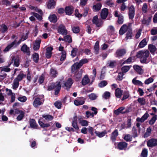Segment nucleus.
Segmentation results:
<instances>
[{"mask_svg":"<svg viewBox=\"0 0 157 157\" xmlns=\"http://www.w3.org/2000/svg\"><path fill=\"white\" fill-rule=\"evenodd\" d=\"M28 37V34L26 33L25 35L23 36L18 41H17L15 40L14 41L7 46L4 49V52H6L8 51L11 48L15 47L18 45L22 41H24L27 39Z\"/></svg>","mask_w":157,"mask_h":157,"instance_id":"f257e3e1","label":"nucleus"},{"mask_svg":"<svg viewBox=\"0 0 157 157\" xmlns=\"http://www.w3.org/2000/svg\"><path fill=\"white\" fill-rule=\"evenodd\" d=\"M149 54L148 51L142 50L138 52L136 56L137 58H140V61L142 63H144L146 62Z\"/></svg>","mask_w":157,"mask_h":157,"instance_id":"f03ea898","label":"nucleus"},{"mask_svg":"<svg viewBox=\"0 0 157 157\" xmlns=\"http://www.w3.org/2000/svg\"><path fill=\"white\" fill-rule=\"evenodd\" d=\"M88 60L86 59H84L81 60L79 63H75L72 66L71 71L72 72L75 71L76 70L79 68L83 64L88 62Z\"/></svg>","mask_w":157,"mask_h":157,"instance_id":"7ed1b4c3","label":"nucleus"},{"mask_svg":"<svg viewBox=\"0 0 157 157\" xmlns=\"http://www.w3.org/2000/svg\"><path fill=\"white\" fill-rule=\"evenodd\" d=\"M60 82H57L55 83L52 84L48 87V90H52L53 89H55V94H58L61 88Z\"/></svg>","mask_w":157,"mask_h":157,"instance_id":"20e7f679","label":"nucleus"},{"mask_svg":"<svg viewBox=\"0 0 157 157\" xmlns=\"http://www.w3.org/2000/svg\"><path fill=\"white\" fill-rule=\"evenodd\" d=\"M44 96H41L36 98L34 100L33 105L35 107H37L43 104L44 101Z\"/></svg>","mask_w":157,"mask_h":157,"instance_id":"39448f33","label":"nucleus"},{"mask_svg":"<svg viewBox=\"0 0 157 157\" xmlns=\"http://www.w3.org/2000/svg\"><path fill=\"white\" fill-rule=\"evenodd\" d=\"M130 25L129 24H124L121 28L119 31V34L121 35L124 34L126 32H128V30H130Z\"/></svg>","mask_w":157,"mask_h":157,"instance_id":"423d86ee","label":"nucleus"},{"mask_svg":"<svg viewBox=\"0 0 157 157\" xmlns=\"http://www.w3.org/2000/svg\"><path fill=\"white\" fill-rule=\"evenodd\" d=\"M12 60L11 63H13V65L17 67L19 65V58L18 56L12 55L11 57Z\"/></svg>","mask_w":157,"mask_h":157,"instance_id":"0eeeda50","label":"nucleus"},{"mask_svg":"<svg viewBox=\"0 0 157 157\" xmlns=\"http://www.w3.org/2000/svg\"><path fill=\"white\" fill-rule=\"evenodd\" d=\"M85 98L83 97L78 98L74 101L75 105L76 106H78L83 105L85 102Z\"/></svg>","mask_w":157,"mask_h":157,"instance_id":"6e6552de","label":"nucleus"},{"mask_svg":"<svg viewBox=\"0 0 157 157\" xmlns=\"http://www.w3.org/2000/svg\"><path fill=\"white\" fill-rule=\"evenodd\" d=\"M15 114L18 115L17 117V120L18 121L21 120L24 116V113L23 111L18 109H15Z\"/></svg>","mask_w":157,"mask_h":157,"instance_id":"1a4fd4ad","label":"nucleus"},{"mask_svg":"<svg viewBox=\"0 0 157 157\" xmlns=\"http://www.w3.org/2000/svg\"><path fill=\"white\" fill-rule=\"evenodd\" d=\"M6 91L7 95L10 96L11 98V102H13L15 99V94L13 93L11 90L7 88L6 89Z\"/></svg>","mask_w":157,"mask_h":157,"instance_id":"9d476101","label":"nucleus"},{"mask_svg":"<svg viewBox=\"0 0 157 157\" xmlns=\"http://www.w3.org/2000/svg\"><path fill=\"white\" fill-rule=\"evenodd\" d=\"M92 22L94 24H95L97 26H100L103 23L102 21L101 20L98 19V16H95L93 19Z\"/></svg>","mask_w":157,"mask_h":157,"instance_id":"9b49d317","label":"nucleus"},{"mask_svg":"<svg viewBox=\"0 0 157 157\" xmlns=\"http://www.w3.org/2000/svg\"><path fill=\"white\" fill-rule=\"evenodd\" d=\"M129 16L130 19L133 18L135 15V8L133 6H131L129 8Z\"/></svg>","mask_w":157,"mask_h":157,"instance_id":"f8f14e48","label":"nucleus"},{"mask_svg":"<svg viewBox=\"0 0 157 157\" xmlns=\"http://www.w3.org/2000/svg\"><path fill=\"white\" fill-rule=\"evenodd\" d=\"M149 117V114L146 112V113L141 118L137 117L136 120L138 122H140L141 123L143 122L145 120L147 119L148 117Z\"/></svg>","mask_w":157,"mask_h":157,"instance_id":"ddd939ff","label":"nucleus"},{"mask_svg":"<svg viewBox=\"0 0 157 157\" xmlns=\"http://www.w3.org/2000/svg\"><path fill=\"white\" fill-rule=\"evenodd\" d=\"M114 16L116 17H118L117 22L118 24H122L124 21L123 17L121 14H119L117 11H116L115 12L114 14Z\"/></svg>","mask_w":157,"mask_h":157,"instance_id":"4468645a","label":"nucleus"},{"mask_svg":"<svg viewBox=\"0 0 157 157\" xmlns=\"http://www.w3.org/2000/svg\"><path fill=\"white\" fill-rule=\"evenodd\" d=\"M147 145L148 147H152L157 145V140L151 139L147 142Z\"/></svg>","mask_w":157,"mask_h":157,"instance_id":"2eb2a0df","label":"nucleus"},{"mask_svg":"<svg viewBox=\"0 0 157 157\" xmlns=\"http://www.w3.org/2000/svg\"><path fill=\"white\" fill-rule=\"evenodd\" d=\"M58 31L59 33L63 35H66L67 33L65 26L63 25H60L59 26Z\"/></svg>","mask_w":157,"mask_h":157,"instance_id":"dca6fc26","label":"nucleus"},{"mask_svg":"<svg viewBox=\"0 0 157 157\" xmlns=\"http://www.w3.org/2000/svg\"><path fill=\"white\" fill-rule=\"evenodd\" d=\"M73 83L72 79L71 78H69L64 83V85L66 87V89L68 90L71 87V86Z\"/></svg>","mask_w":157,"mask_h":157,"instance_id":"f3484780","label":"nucleus"},{"mask_svg":"<svg viewBox=\"0 0 157 157\" xmlns=\"http://www.w3.org/2000/svg\"><path fill=\"white\" fill-rule=\"evenodd\" d=\"M126 53L125 49H119L116 51V56L117 57L120 58L124 55Z\"/></svg>","mask_w":157,"mask_h":157,"instance_id":"a211bd4d","label":"nucleus"},{"mask_svg":"<svg viewBox=\"0 0 157 157\" xmlns=\"http://www.w3.org/2000/svg\"><path fill=\"white\" fill-rule=\"evenodd\" d=\"M53 50V48L52 47H48L46 48V56L48 59L50 58L52 54V51Z\"/></svg>","mask_w":157,"mask_h":157,"instance_id":"6ab92c4d","label":"nucleus"},{"mask_svg":"<svg viewBox=\"0 0 157 157\" xmlns=\"http://www.w3.org/2000/svg\"><path fill=\"white\" fill-rule=\"evenodd\" d=\"M21 50L24 53H26L28 55H30V52L29 48L25 44H24L21 47Z\"/></svg>","mask_w":157,"mask_h":157,"instance_id":"aec40b11","label":"nucleus"},{"mask_svg":"<svg viewBox=\"0 0 157 157\" xmlns=\"http://www.w3.org/2000/svg\"><path fill=\"white\" fill-rule=\"evenodd\" d=\"M74 9L73 6H67L65 9V12L67 15H71Z\"/></svg>","mask_w":157,"mask_h":157,"instance_id":"412c9836","label":"nucleus"},{"mask_svg":"<svg viewBox=\"0 0 157 157\" xmlns=\"http://www.w3.org/2000/svg\"><path fill=\"white\" fill-rule=\"evenodd\" d=\"M41 42V40L40 39H37L35 40L33 47V49L34 50H36L39 48Z\"/></svg>","mask_w":157,"mask_h":157,"instance_id":"4be33fe9","label":"nucleus"},{"mask_svg":"<svg viewBox=\"0 0 157 157\" xmlns=\"http://www.w3.org/2000/svg\"><path fill=\"white\" fill-rule=\"evenodd\" d=\"M108 13V10L106 8H104L102 10L101 13V18L102 19H105L106 18Z\"/></svg>","mask_w":157,"mask_h":157,"instance_id":"5701e85b","label":"nucleus"},{"mask_svg":"<svg viewBox=\"0 0 157 157\" xmlns=\"http://www.w3.org/2000/svg\"><path fill=\"white\" fill-rule=\"evenodd\" d=\"M77 117L76 115L74 117L72 124V126L76 130H78L79 129V127L77 122Z\"/></svg>","mask_w":157,"mask_h":157,"instance_id":"b1692460","label":"nucleus"},{"mask_svg":"<svg viewBox=\"0 0 157 157\" xmlns=\"http://www.w3.org/2000/svg\"><path fill=\"white\" fill-rule=\"evenodd\" d=\"M56 5V2L54 0H49L48 2L47 7L49 9L54 8Z\"/></svg>","mask_w":157,"mask_h":157,"instance_id":"393cba45","label":"nucleus"},{"mask_svg":"<svg viewBox=\"0 0 157 157\" xmlns=\"http://www.w3.org/2000/svg\"><path fill=\"white\" fill-rule=\"evenodd\" d=\"M134 69L139 74H142L143 72V70L140 66L135 65L133 66Z\"/></svg>","mask_w":157,"mask_h":157,"instance_id":"a878e982","label":"nucleus"},{"mask_svg":"<svg viewBox=\"0 0 157 157\" xmlns=\"http://www.w3.org/2000/svg\"><path fill=\"white\" fill-rule=\"evenodd\" d=\"M151 16H149L148 17H147L146 16H144L142 22L143 24L148 25L151 20Z\"/></svg>","mask_w":157,"mask_h":157,"instance_id":"bb28decb","label":"nucleus"},{"mask_svg":"<svg viewBox=\"0 0 157 157\" xmlns=\"http://www.w3.org/2000/svg\"><path fill=\"white\" fill-rule=\"evenodd\" d=\"M122 93L123 91L119 88H117L115 90V95L117 98H120L122 95Z\"/></svg>","mask_w":157,"mask_h":157,"instance_id":"cd10ccee","label":"nucleus"},{"mask_svg":"<svg viewBox=\"0 0 157 157\" xmlns=\"http://www.w3.org/2000/svg\"><path fill=\"white\" fill-rule=\"evenodd\" d=\"M118 148L120 150L124 149L127 146V144L124 142H121L117 144Z\"/></svg>","mask_w":157,"mask_h":157,"instance_id":"c85d7f7f","label":"nucleus"},{"mask_svg":"<svg viewBox=\"0 0 157 157\" xmlns=\"http://www.w3.org/2000/svg\"><path fill=\"white\" fill-rule=\"evenodd\" d=\"M90 82V79L87 75H85L82 79V82L83 85H85Z\"/></svg>","mask_w":157,"mask_h":157,"instance_id":"c756f323","label":"nucleus"},{"mask_svg":"<svg viewBox=\"0 0 157 157\" xmlns=\"http://www.w3.org/2000/svg\"><path fill=\"white\" fill-rule=\"evenodd\" d=\"M101 7V4L100 3H98L94 5L93 7V9L94 11H97L100 10Z\"/></svg>","mask_w":157,"mask_h":157,"instance_id":"7c9ffc66","label":"nucleus"},{"mask_svg":"<svg viewBox=\"0 0 157 157\" xmlns=\"http://www.w3.org/2000/svg\"><path fill=\"white\" fill-rule=\"evenodd\" d=\"M48 19L51 22H55L57 21L56 16L54 14L50 15L48 17Z\"/></svg>","mask_w":157,"mask_h":157,"instance_id":"2f4dec72","label":"nucleus"},{"mask_svg":"<svg viewBox=\"0 0 157 157\" xmlns=\"http://www.w3.org/2000/svg\"><path fill=\"white\" fill-rule=\"evenodd\" d=\"M125 109L124 107H121L119 108L118 109L115 110L114 111V113L116 115H118L120 113H124L123 111Z\"/></svg>","mask_w":157,"mask_h":157,"instance_id":"473e14b6","label":"nucleus"},{"mask_svg":"<svg viewBox=\"0 0 157 157\" xmlns=\"http://www.w3.org/2000/svg\"><path fill=\"white\" fill-rule=\"evenodd\" d=\"M29 123L30 127L33 128H36L37 124L36 123L35 121L33 119H30Z\"/></svg>","mask_w":157,"mask_h":157,"instance_id":"72a5a7b5","label":"nucleus"},{"mask_svg":"<svg viewBox=\"0 0 157 157\" xmlns=\"http://www.w3.org/2000/svg\"><path fill=\"white\" fill-rule=\"evenodd\" d=\"M95 133L96 136L100 138H101L105 136L106 134V132L105 131H104L101 132L95 131Z\"/></svg>","mask_w":157,"mask_h":157,"instance_id":"f704fd0d","label":"nucleus"},{"mask_svg":"<svg viewBox=\"0 0 157 157\" xmlns=\"http://www.w3.org/2000/svg\"><path fill=\"white\" fill-rule=\"evenodd\" d=\"M19 85V83L18 80H17V79H14L12 85L13 89L16 90L18 88Z\"/></svg>","mask_w":157,"mask_h":157,"instance_id":"c9c22d12","label":"nucleus"},{"mask_svg":"<svg viewBox=\"0 0 157 157\" xmlns=\"http://www.w3.org/2000/svg\"><path fill=\"white\" fill-rule=\"evenodd\" d=\"M157 119V115H155L153 116L149 122V124L151 125H153L155 123Z\"/></svg>","mask_w":157,"mask_h":157,"instance_id":"e433bc0d","label":"nucleus"},{"mask_svg":"<svg viewBox=\"0 0 157 157\" xmlns=\"http://www.w3.org/2000/svg\"><path fill=\"white\" fill-rule=\"evenodd\" d=\"M7 27L4 24H2L0 25V32L4 33L7 31Z\"/></svg>","mask_w":157,"mask_h":157,"instance_id":"4c0bfd02","label":"nucleus"},{"mask_svg":"<svg viewBox=\"0 0 157 157\" xmlns=\"http://www.w3.org/2000/svg\"><path fill=\"white\" fill-rule=\"evenodd\" d=\"M147 44V42L146 39H144L140 43L139 47L140 48H143Z\"/></svg>","mask_w":157,"mask_h":157,"instance_id":"58836bf2","label":"nucleus"},{"mask_svg":"<svg viewBox=\"0 0 157 157\" xmlns=\"http://www.w3.org/2000/svg\"><path fill=\"white\" fill-rule=\"evenodd\" d=\"M131 67L130 66H125L121 68V70L123 73H126L127 72Z\"/></svg>","mask_w":157,"mask_h":157,"instance_id":"ea45409f","label":"nucleus"},{"mask_svg":"<svg viewBox=\"0 0 157 157\" xmlns=\"http://www.w3.org/2000/svg\"><path fill=\"white\" fill-rule=\"evenodd\" d=\"M149 49L150 52L152 54L154 53L156 50L155 47L153 45H150L149 46Z\"/></svg>","mask_w":157,"mask_h":157,"instance_id":"a19ab883","label":"nucleus"},{"mask_svg":"<svg viewBox=\"0 0 157 157\" xmlns=\"http://www.w3.org/2000/svg\"><path fill=\"white\" fill-rule=\"evenodd\" d=\"M118 135V132L117 130H115L112 133L111 139L114 141Z\"/></svg>","mask_w":157,"mask_h":157,"instance_id":"79ce46f5","label":"nucleus"},{"mask_svg":"<svg viewBox=\"0 0 157 157\" xmlns=\"http://www.w3.org/2000/svg\"><path fill=\"white\" fill-rule=\"evenodd\" d=\"M132 82L133 84L135 85L141 86L142 85V82L139 80H136V78L133 79L132 80Z\"/></svg>","mask_w":157,"mask_h":157,"instance_id":"37998d69","label":"nucleus"},{"mask_svg":"<svg viewBox=\"0 0 157 157\" xmlns=\"http://www.w3.org/2000/svg\"><path fill=\"white\" fill-rule=\"evenodd\" d=\"M137 101L141 105H144L145 104V100L144 98H140L138 99Z\"/></svg>","mask_w":157,"mask_h":157,"instance_id":"c03bdc74","label":"nucleus"},{"mask_svg":"<svg viewBox=\"0 0 157 157\" xmlns=\"http://www.w3.org/2000/svg\"><path fill=\"white\" fill-rule=\"evenodd\" d=\"M25 75L22 73H20L15 79H17V80H18V81H21L24 77H25Z\"/></svg>","mask_w":157,"mask_h":157,"instance_id":"a18cd8bd","label":"nucleus"},{"mask_svg":"<svg viewBox=\"0 0 157 157\" xmlns=\"http://www.w3.org/2000/svg\"><path fill=\"white\" fill-rule=\"evenodd\" d=\"M56 126L58 128H59L61 127V124L58 122H56L55 123L53 124L51 128V129H52V130H55V126Z\"/></svg>","mask_w":157,"mask_h":157,"instance_id":"49530a36","label":"nucleus"},{"mask_svg":"<svg viewBox=\"0 0 157 157\" xmlns=\"http://www.w3.org/2000/svg\"><path fill=\"white\" fill-rule=\"evenodd\" d=\"M79 123L82 126H86L88 125V122L86 120H80Z\"/></svg>","mask_w":157,"mask_h":157,"instance_id":"de8ad7c7","label":"nucleus"},{"mask_svg":"<svg viewBox=\"0 0 157 157\" xmlns=\"http://www.w3.org/2000/svg\"><path fill=\"white\" fill-rule=\"evenodd\" d=\"M111 95L110 93L109 92H105L102 95V97L105 99H108L109 98Z\"/></svg>","mask_w":157,"mask_h":157,"instance_id":"09e8293b","label":"nucleus"},{"mask_svg":"<svg viewBox=\"0 0 157 157\" xmlns=\"http://www.w3.org/2000/svg\"><path fill=\"white\" fill-rule=\"evenodd\" d=\"M89 98L92 100H95L97 98L98 96L95 94L92 93L89 94L88 96Z\"/></svg>","mask_w":157,"mask_h":157,"instance_id":"8fccbe9b","label":"nucleus"},{"mask_svg":"<svg viewBox=\"0 0 157 157\" xmlns=\"http://www.w3.org/2000/svg\"><path fill=\"white\" fill-rule=\"evenodd\" d=\"M147 150L146 148L143 149L141 153V157H147Z\"/></svg>","mask_w":157,"mask_h":157,"instance_id":"3c124183","label":"nucleus"},{"mask_svg":"<svg viewBox=\"0 0 157 157\" xmlns=\"http://www.w3.org/2000/svg\"><path fill=\"white\" fill-rule=\"evenodd\" d=\"M42 117L47 121H51L53 119V117L52 116L48 115H43Z\"/></svg>","mask_w":157,"mask_h":157,"instance_id":"603ef678","label":"nucleus"},{"mask_svg":"<svg viewBox=\"0 0 157 157\" xmlns=\"http://www.w3.org/2000/svg\"><path fill=\"white\" fill-rule=\"evenodd\" d=\"M27 99V98L24 96H21L18 98V100L21 102H25Z\"/></svg>","mask_w":157,"mask_h":157,"instance_id":"864d4df0","label":"nucleus"},{"mask_svg":"<svg viewBox=\"0 0 157 157\" xmlns=\"http://www.w3.org/2000/svg\"><path fill=\"white\" fill-rule=\"evenodd\" d=\"M132 32L131 29L130 30H128V31L126 33V38L128 39H131L132 38Z\"/></svg>","mask_w":157,"mask_h":157,"instance_id":"5fc2aeb1","label":"nucleus"},{"mask_svg":"<svg viewBox=\"0 0 157 157\" xmlns=\"http://www.w3.org/2000/svg\"><path fill=\"white\" fill-rule=\"evenodd\" d=\"M33 59L34 61L37 63L39 59V55L36 53H34L33 55Z\"/></svg>","mask_w":157,"mask_h":157,"instance_id":"6e6d98bb","label":"nucleus"},{"mask_svg":"<svg viewBox=\"0 0 157 157\" xmlns=\"http://www.w3.org/2000/svg\"><path fill=\"white\" fill-rule=\"evenodd\" d=\"M151 131V128L149 127L147 128L146 132L144 135V137H147L149 136Z\"/></svg>","mask_w":157,"mask_h":157,"instance_id":"4d7b16f0","label":"nucleus"},{"mask_svg":"<svg viewBox=\"0 0 157 157\" xmlns=\"http://www.w3.org/2000/svg\"><path fill=\"white\" fill-rule=\"evenodd\" d=\"M99 43L97 41L95 44L94 47V49L96 52V53L97 54L99 50Z\"/></svg>","mask_w":157,"mask_h":157,"instance_id":"13d9d810","label":"nucleus"},{"mask_svg":"<svg viewBox=\"0 0 157 157\" xmlns=\"http://www.w3.org/2000/svg\"><path fill=\"white\" fill-rule=\"evenodd\" d=\"M154 81V79L152 77H151L147 79L144 82V83L146 84H149L150 83H152Z\"/></svg>","mask_w":157,"mask_h":157,"instance_id":"bf43d9fd","label":"nucleus"},{"mask_svg":"<svg viewBox=\"0 0 157 157\" xmlns=\"http://www.w3.org/2000/svg\"><path fill=\"white\" fill-rule=\"evenodd\" d=\"M107 82L105 81H101L98 84V86L99 87L102 88L104 87L107 85Z\"/></svg>","mask_w":157,"mask_h":157,"instance_id":"052dcab7","label":"nucleus"},{"mask_svg":"<svg viewBox=\"0 0 157 157\" xmlns=\"http://www.w3.org/2000/svg\"><path fill=\"white\" fill-rule=\"evenodd\" d=\"M108 32L110 34H112L114 31V28L112 26H109L107 29Z\"/></svg>","mask_w":157,"mask_h":157,"instance_id":"680f3d73","label":"nucleus"},{"mask_svg":"<svg viewBox=\"0 0 157 157\" xmlns=\"http://www.w3.org/2000/svg\"><path fill=\"white\" fill-rule=\"evenodd\" d=\"M64 40L68 43H71L72 42V39L71 36L69 35L66 36L64 37Z\"/></svg>","mask_w":157,"mask_h":157,"instance_id":"e2e57ef3","label":"nucleus"},{"mask_svg":"<svg viewBox=\"0 0 157 157\" xmlns=\"http://www.w3.org/2000/svg\"><path fill=\"white\" fill-rule=\"evenodd\" d=\"M31 14L36 17L38 19L40 20L42 19L41 16L38 14L34 13L31 12Z\"/></svg>","mask_w":157,"mask_h":157,"instance_id":"0e129e2a","label":"nucleus"},{"mask_svg":"<svg viewBox=\"0 0 157 157\" xmlns=\"http://www.w3.org/2000/svg\"><path fill=\"white\" fill-rule=\"evenodd\" d=\"M39 123L41 127H48L50 125L49 124H44L40 121H39Z\"/></svg>","mask_w":157,"mask_h":157,"instance_id":"69168bd1","label":"nucleus"},{"mask_svg":"<svg viewBox=\"0 0 157 157\" xmlns=\"http://www.w3.org/2000/svg\"><path fill=\"white\" fill-rule=\"evenodd\" d=\"M30 9L31 10H33L35 11L38 12L40 14L42 13V11L40 10H39L36 7L33 6H31L30 7Z\"/></svg>","mask_w":157,"mask_h":157,"instance_id":"338daca9","label":"nucleus"},{"mask_svg":"<svg viewBox=\"0 0 157 157\" xmlns=\"http://www.w3.org/2000/svg\"><path fill=\"white\" fill-rule=\"evenodd\" d=\"M57 73L56 71L53 69H51V75L53 77H55L56 76Z\"/></svg>","mask_w":157,"mask_h":157,"instance_id":"774afa93","label":"nucleus"}]
</instances>
